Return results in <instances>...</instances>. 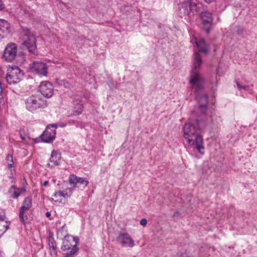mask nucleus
<instances>
[{"instance_id": "1", "label": "nucleus", "mask_w": 257, "mask_h": 257, "mask_svg": "<svg viewBox=\"0 0 257 257\" xmlns=\"http://www.w3.org/2000/svg\"><path fill=\"white\" fill-rule=\"evenodd\" d=\"M206 125V123L201 120H197L195 122H188L183 127L184 137L190 147L196 146L198 152L201 154L204 149L203 139L201 135L198 133V130L204 128Z\"/></svg>"}, {"instance_id": "2", "label": "nucleus", "mask_w": 257, "mask_h": 257, "mask_svg": "<svg viewBox=\"0 0 257 257\" xmlns=\"http://www.w3.org/2000/svg\"><path fill=\"white\" fill-rule=\"evenodd\" d=\"M202 63L200 55L198 53L194 54V65L191 71L190 83L195 87V90L198 91L203 88L204 79L199 73V69Z\"/></svg>"}, {"instance_id": "3", "label": "nucleus", "mask_w": 257, "mask_h": 257, "mask_svg": "<svg viewBox=\"0 0 257 257\" xmlns=\"http://www.w3.org/2000/svg\"><path fill=\"white\" fill-rule=\"evenodd\" d=\"M68 182L73 188H68L65 191H59L54 194V196H62L63 197H70L75 188H78L80 190L84 189L88 184V181L84 178L78 177L76 175L72 174L69 175Z\"/></svg>"}, {"instance_id": "4", "label": "nucleus", "mask_w": 257, "mask_h": 257, "mask_svg": "<svg viewBox=\"0 0 257 257\" xmlns=\"http://www.w3.org/2000/svg\"><path fill=\"white\" fill-rule=\"evenodd\" d=\"M19 43L21 47L24 50H27L32 54L37 51L36 40L34 35L31 31L26 28H22L20 30V37Z\"/></svg>"}, {"instance_id": "5", "label": "nucleus", "mask_w": 257, "mask_h": 257, "mask_svg": "<svg viewBox=\"0 0 257 257\" xmlns=\"http://www.w3.org/2000/svg\"><path fill=\"white\" fill-rule=\"evenodd\" d=\"M23 76L24 73L19 67H12L11 70L7 73L6 79L11 87H15L18 91L20 88L19 83Z\"/></svg>"}, {"instance_id": "6", "label": "nucleus", "mask_w": 257, "mask_h": 257, "mask_svg": "<svg viewBox=\"0 0 257 257\" xmlns=\"http://www.w3.org/2000/svg\"><path fill=\"white\" fill-rule=\"evenodd\" d=\"M26 108L31 112H34L37 109L45 108L47 106V101L40 96L32 95L25 100Z\"/></svg>"}, {"instance_id": "7", "label": "nucleus", "mask_w": 257, "mask_h": 257, "mask_svg": "<svg viewBox=\"0 0 257 257\" xmlns=\"http://www.w3.org/2000/svg\"><path fill=\"white\" fill-rule=\"evenodd\" d=\"M17 54V45L14 43H10L6 47L3 58L5 61L10 62L15 59Z\"/></svg>"}, {"instance_id": "8", "label": "nucleus", "mask_w": 257, "mask_h": 257, "mask_svg": "<svg viewBox=\"0 0 257 257\" xmlns=\"http://www.w3.org/2000/svg\"><path fill=\"white\" fill-rule=\"evenodd\" d=\"M30 69L32 72L41 76H46L48 72V67L42 62H34L30 64Z\"/></svg>"}, {"instance_id": "9", "label": "nucleus", "mask_w": 257, "mask_h": 257, "mask_svg": "<svg viewBox=\"0 0 257 257\" xmlns=\"http://www.w3.org/2000/svg\"><path fill=\"white\" fill-rule=\"evenodd\" d=\"M79 240V238L77 236L74 237L71 235L66 236L63 240L61 249L63 251H66L67 250L70 249L71 247H78L77 244Z\"/></svg>"}, {"instance_id": "10", "label": "nucleus", "mask_w": 257, "mask_h": 257, "mask_svg": "<svg viewBox=\"0 0 257 257\" xmlns=\"http://www.w3.org/2000/svg\"><path fill=\"white\" fill-rule=\"evenodd\" d=\"M56 128L54 124L48 126L41 136L42 141L47 143L52 142L55 138Z\"/></svg>"}, {"instance_id": "11", "label": "nucleus", "mask_w": 257, "mask_h": 257, "mask_svg": "<svg viewBox=\"0 0 257 257\" xmlns=\"http://www.w3.org/2000/svg\"><path fill=\"white\" fill-rule=\"evenodd\" d=\"M39 91L46 98L51 97L54 93L53 85L48 81L41 82L39 86Z\"/></svg>"}, {"instance_id": "12", "label": "nucleus", "mask_w": 257, "mask_h": 257, "mask_svg": "<svg viewBox=\"0 0 257 257\" xmlns=\"http://www.w3.org/2000/svg\"><path fill=\"white\" fill-rule=\"evenodd\" d=\"M117 240L122 247H133L135 245L133 239L127 233H119L117 237Z\"/></svg>"}, {"instance_id": "13", "label": "nucleus", "mask_w": 257, "mask_h": 257, "mask_svg": "<svg viewBox=\"0 0 257 257\" xmlns=\"http://www.w3.org/2000/svg\"><path fill=\"white\" fill-rule=\"evenodd\" d=\"M48 245L51 256L56 257L57 255V248L56 242L53 237V233L52 232L49 233Z\"/></svg>"}, {"instance_id": "14", "label": "nucleus", "mask_w": 257, "mask_h": 257, "mask_svg": "<svg viewBox=\"0 0 257 257\" xmlns=\"http://www.w3.org/2000/svg\"><path fill=\"white\" fill-rule=\"evenodd\" d=\"M60 154L56 151L53 150L51 152L50 162L48 164V165L51 167L58 165L60 163Z\"/></svg>"}, {"instance_id": "15", "label": "nucleus", "mask_w": 257, "mask_h": 257, "mask_svg": "<svg viewBox=\"0 0 257 257\" xmlns=\"http://www.w3.org/2000/svg\"><path fill=\"white\" fill-rule=\"evenodd\" d=\"M200 18L204 25H211L213 20L212 13L208 11L201 12Z\"/></svg>"}, {"instance_id": "16", "label": "nucleus", "mask_w": 257, "mask_h": 257, "mask_svg": "<svg viewBox=\"0 0 257 257\" xmlns=\"http://www.w3.org/2000/svg\"><path fill=\"white\" fill-rule=\"evenodd\" d=\"M25 191V189L17 188L15 185H13L9 189V193L12 198L16 199L21 195L22 192Z\"/></svg>"}, {"instance_id": "17", "label": "nucleus", "mask_w": 257, "mask_h": 257, "mask_svg": "<svg viewBox=\"0 0 257 257\" xmlns=\"http://www.w3.org/2000/svg\"><path fill=\"white\" fill-rule=\"evenodd\" d=\"M195 43L198 48L199 51L203 52L205 54L207 53L208 52V49L204 39L203 38H201L198 40H197L196 38H195Z\"/></svg>"}, {"instance_id": "18", "label": "nucleus", "mask_w": 257, "mask_h": 257, "mask_svg": "<svg viewBox=\"0 0 257 257\" xmlns=\"http://www.w3.org/2000/svg\"><path fill=\"white\" fill-rule=\"evenodd\" d=\"M207 103L208 95L204 94L199 99V106L202 109V111L203 113H205L207 110Z\"/></svg>"}, {"instance_id": "19", "label": "nucleus", "mask_w": 257, "mask_h": 257, "mask_svg": "<svg viewBox=\"0 0 257 257\" xmlns=\"http://www.w3.org/2000/svg\"><path fill=\"white\" fill-rule=\"evenodd\" d=\"M202 4L197 2V0L194 2H190L189 3L190 10L192 12H197L200 11Z\"/></svg>"}, {"instance_id": "20", "label": "nucleus", "mask_w": 257, "mask_h": 257, "mask_svg": "<svg viewBox=\"0 0 257 257\" xmlns=\"http://www.w3.org/2000/svg\"><path fill=\"white\" fill-rule=\"evenodd\" d=\"M32 206V198L31 197H26L23 202L22 205L20 207L25 210H28Z\"/></svg>"}, {"instance_id": "21", "label": "nucleus", "mask_w": 257, "mask_h": 257, "mask_svg": "<svg viewBox=\"0 0 257 257\" xmlns=\"http://www.w3.org/2000/svg\"><path fill=\"white\" fill-rule=\"evenodd\" d=\"M188 4L186 2H184L179 5V9L180 12V17L186 16L189 14V11L187 9Z\"/></svg>"}, {"instance_id": "22", "label": "nucleus", "mask_w": 257, "mask_h": 257, "mask_svg": "<svg viewBox=\"0 0 257 257\" xmlns=\"http://www.w3.org/2000/svg\"><path fill=\"white\" fill-rule=\"evenodd\" d=\"M78 250V247H71L70 249L66 251L63 257H74L77 254Z\"/></svg>"}, {"instance_id": "23", "label": "nucleus", "mask_w": 257, "mask_h": 257, "mask_svg": "<svg viewBox=\"0 0 257 257\" xmlns=\"http://www.w3.org/2000/svg\"><path fill=\"white\" fill-rule=\"evenodd\" d=\"M10 28L9 23L5 20H0V31L3 33H7Z\"/></svg>"}, {"instance_id": "24", "label": "nucleus", "mask_w": 257, "mask_h": 257, "mask_svg": "<svg viewBox=\"0 0 257 257\" xmlns=\"http://www.w3.org/2000/svg\"><path fill=\"white\" fill-rule=\"evenodd\" d=\"M10 222L2 221L0 222V236L3 234L9 228Z\"/></svg>"}, {"instance_id": "25", "label": "nucleus", "mask_w": 257, "mask_h": 257, "mask_svg": "<svg viewBox=\"0 0 257 257\" xmlns=\"http://www.w3.org/2000/svg\"><path fill=\"white\" fill-rule=\"evenodd\" d=\"M26 211L22 208L20 209L19 218L21 222L24 225H25V220L28 219L27 215L25 214Z\"/></svg>"}, {"instance_id": "26", "label": "nucleus", "mask_w": 257, "mask_h": 257, "mask_svg": "<svg viewBox=\"0 0 257 257\" xmlns=\"http://www.w3.org/2000/svg\"><path fill=\"white\" fill-rule=\"evenodd\" d=\"M6 160L8 162V168L12 171V168L14 167V161L13 156L11 154H8L6 157Z\"/></svg>"}, {"instance_id": "27", "label": "nucleus", "mask_w": 257, "mask_h": 257, "mask_svg": "<svg viewBox=\"0 0 257 257\" xmlns=\"http://www.w3.org/2000/svg\"><path fill=\"white\" fill-rule=\"evenodd\" d=\"M235 81H236V83L237 88L239 90H241V89H244L245 90H248L249 89V86L242 85L238 81L236 80Z\"/></svg>"}, {"instance_id": "28", "label": "nucleus", "mask_w": 257, "mask_h": 257, "mask_svg": "<svg viewBox=\"0 0 257 257\" xmlns=\"http://www.w3.org/2000/svg\"><path fill=\"white\" fill-rule=\"evenodd\" d=\"M140 222L141 225H142L143 226H145V225H146L147 223V220L145 218H143L140 220Z\"/></svg>"}, {"instance_id": "29", "label": "nucleus", "mask_w": 257, "mask_h": 257, "mask_svg": "<svg viewBox=\"0 0 257 257\" xmlns=\"http://www.w3.org/2000/svg\"><path fill=\"white\" fill-rule=\"evenodd\" d=\"M78 108L79 109V110L78 111H76V113L77 115H79V114H80L82 112V105L81 104H79L78 105Z\"/></svg>"}, {"instance_id": "30", "label": "nucleus", "mask_w": 257, "mask_h": 257, "mask_svg": "<svg viewBox=\"0 0 257 257\" xmlns=\"http://www.w3.org/2000/svg\"><path fill=\"white\" fill-rule=\"evenodd\" d=\"M6 218V216L5 213L3 215H0V222L2 221H5V219Z\"/></svg>"}, {"instance_id": "31", "label": "nucleus", "mask_w": 257, "mask_h": 257, "mask_svg": "<svg viewBox=\"0 0 257 257\" xmlns=\"http://www.w3.org/2000/svg\"><path fill=\"white\" fill-rule=\"evenodd\" d=\"M63 85L65 88H69L70 86V84L67 81H63Z\"/></svg>"}, {"instance_id": "32", "label": "nucleus", "mask_w": 257, "mask_h": 257, "mask_svg": "<svg viewBox=\"0 0 257 257\" xmlns=\"http://www.w3.org/2000/svg\"><path fill=\"white\" fill-rule=\"evenodd\" d=\"M20 136L22 140L25 141L26 140V138L22 134H20Z\"/></svg>"}, {"instance_id": "33", "label": "nucleus", "mask_w": 257, "mask_h": 257, "mask_svg": "<svg viewBox=\"0 0 257 257\" xmlns=\"http://www.w3.org/2000/svg\"><path fill=\"white\" fill-rule=\"evenodd\" d=\"M4 8L2 1L0 0V10Z\"/></svg>"}, {"instance_id": "34", "label": "nucleus", "mask_w": 257, "mask_h": 257, "mask_svg": "<svg viewBox=\"0 0 257 257\" xmlns=\"http://www.w3.org/2000/svg\"><path fill=\"white\" fill-rule=\"evenodd\" d=\"M51 213L50 212H47L46 213V216L47 217H49L51 216Z\"/></svg>"}, {"instance_id": "35", "label": "nucleus", "mask_w": 257, "mask_h": 257, "mask_svg": "<svg viewBox=\"0 0 257 257\" xmlns=\"http://www.w3.org/2000/svg\"><path fill=\"white\" fill-rule=\"evenodd\" d=\"M206 3H212L213 2H214L215 0H204Z\"/></svg>"}, {"instance_id": "36", "label": "nucleus", "mask_w": 257, "mask_h": 257, "mask_svg": "<svg viewBox=\"0 0 257 257\" xmlns=\"http://www.w3.org/2000/svg\"><path fill=\"white\" fill-rule=\"evenodd\" d=\"M48 183H49V182H48V181H45L44 182V183H43V185H44V186H46L48 185Z\"/></svg>"}, {"instance_id": "37", "label": "nucleus", "mask_w": 257, "mask_h": 257, "mask_svg": "<svg viewBox=\"0 0 257 257\" xmlns=\"http://www.w3.org/2000/svg\"><path fill=\"white\" fill-rule=\"evenodd\" d=\"M3 93V89L2 88H0V95H2Z\"/></svg>"}, {"instance_id": "38", "label": "nucleus", "mask_w": 257, "mask_h": 257, "mask_svg": "<svg viewBox=\"0 0 257 257\" xmlns=\"http://www.w3.org/2000/svg\"><path fill=\"white\" fill-rule=\"evenodd\" d=\"M178 214V212H176V213H174V214L173 215V217L177 215V214Z\"/></svg>"}, {"instance_id": "39", "label": "nucleus", "mask_w": 257, "mask_h": 257, "mask_svg": "<svg viewBox=\"0 0 257 257\" xmlns=\"http://www.w3.org/2000/svg\"><path fill=\"white\" fill-rule=\"evenodd\" d=\"M0 88H2V84H1V82H0Z\"/></svg>"}, {"instance_id": "40", "label": "nucleus", "mask_w": 257, "mask_h": 257, "mask_svg": "<svg viewBox=\"0 0 257 257\" xmlns=\"http://www.w3.org/2000/svg\"><path fill=\"white\" fill-rule=\"evenodd\" d=\"M84 97H85L86 98H87L88 97V95H84Z\"/></svg>"}, {"instance_id": "41", "label": "nucleus", "mask_w": 257, "mask_h": 257, "mask_svg": "<svg viewBox=\"0 0 257 257\" xmlns=\"http://www.w3.org/2000/svg\"><path fill=\"white\" fill-rule=\"evenodd\" d=\"M207 32H209V30L207 29Z\"/></svg>"}]
</instances>
